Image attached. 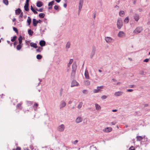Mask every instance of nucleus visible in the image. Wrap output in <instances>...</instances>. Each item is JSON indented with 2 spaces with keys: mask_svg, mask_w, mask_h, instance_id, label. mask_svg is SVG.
<instances>
[{
  "mask_svg": "<svg viewBox=\"0 0 150 150\" xmlns=\"http://www.w3.org/2000/svg\"><path fill=\"white\" fill-rule=\"evenodd\" d=\"M21 105V103H19L17 105V107H18V108L21 109L22 108Z\"/></svg>",
  "mask_w": 150,
  "mask_h": 150,
  "instance_id": "41",
  "label": "nucleus"
},
{
  "mask_svg": "<svg viewBox=\"0 0 150 150\" xmlns=\"http://www.w3.org/2000/svg\"><path fill=\"white\" fill-rule=\"evenodd\" d=\"M84 84L87 86L89 85L90 84V82L88 80H85L84 81Z\"/></svg>",
  "mask_w": 150,
  "mask_h": 150,
  "instance_id": "29",
  "label": "nucleus"
},
{
  "mask_svg": "<svg viewBox=\"0 0 150 150\" xmlns=\"http://www.w3.org/2000/svg\"><path fill=\"white\" fill-rule=\"evenodd\" d=\"M64 129V125H61L58 127V130L60 132L63 131Z\"/></svg>",
  "mask_w": 150,
  "mask_h": 150,
  "instance_id": "13",
  "label": "nucleus"
},
{
  "mask_svg": "<svg viewBox=\"0 0 150 150\" xmlns=\"http://www.w3.org/2000/svg\"><path fill=\"white\" fill-rule=\"evenodd\" d=\"M38 103H35L34 105V107H38Z\"/></svg>",
  "mask_w": 150,
  "mask_h": 150,
  "instance_id": "56",
  "label": "nucleus"
},
{
  "mask_svg": "<svg viewBox=\"0 0 150 150\" xmlns=\"http://www.w3.org/2000/svg\"><path fill=\"white\" fill-rule=\"evenodd\" d=\"M17 43V42H15L14 43H13V45L14 46H15L16 45Z\"/></svg>",
  "mask_w": 150,
  "mask_h": 150,
  "instance_id": "63",
  "label": "nucleus"
},
{
  "mask_svg": "<svg viewBox=\"0 0 150 150\" xmlns=\"http://www.w3.org/2000/svg\"><path fill=\"white\" fill-rule=\"evenodd\" d=\"M123 93L122 92L119 91L115 92L114 95L116 96H119L122 95Z\"/></svg>",
  "mask_w": 150,
  "mask_h": 150,
  "instance_id": "14",
  "label": "nucleus"
},
{
  "mask_svg": "<svg viewBox=\"0 0 150 150\" xmlns=\"http://www.w3.org/2000/svg\"><path fill=\"white\" fill-rule=\"evenodd\" d=\"M82 92L84 94H87L88 93V91H87V90H83V91H82Z\"/></svg>",
  "mask_w": 150,
  "mask_h": 150,
  "instance_id": "43",
  "label": "nucleus"
},
{
  "mask_svg": "<svg viewBox=\"0 0 150 150\" xmlns=\"http://www.w3.org/2000/svg\"><path fill=\"white\" fill-rule=\"evenodd\" d=\"M16 20V19L15 18H13L12 20V21L13 22H14Z\"/></svg>",
  "mask_w": 150,
  "mask_h": 150,
  "instance_id": "64",
  "label": "nucleus"
},
{
  "mask_svg": "<svg viewBox=\"0 0 150 150\" xmlns=\"http://www.w3.org/2000/svg\"><path fill=\"white\" fill-rule=\"evenodd\" d=\"M19 44H20L21 45H23V44L22 43V41H18Z\"/></svg>",
  "mask_w": 150,
  "mask_h": 150,
  "instance_id": "53",
  "label": "nucleus"
},
{
  "mask_svg": "<svg viewBox=\"0 0 150 150\" xmlns=\"http://www.w3.org/2000/svg\"><path fill=\"white\" fill-rule=\"evenodd\" d=\"M84 76H85V78L87 79H89V76L87 70H86L85 71V72L84 74Z\"/></svg>",
  "mask_w": 150,
  "mask_h": 150,
  "instance_id": "16",
  "label": "nucleus"
},
{
  "mask_svg": "<svg viewBox=\"0 0 150 150\" xmlns=\"http://www.w3.org/2000/svg\"><path fill=\"white\" fill-rule=\"evenodd\" d=\"M16 150H21V148L19 147H17L16 149Z\"/></svg>",
  "mask_w": 150,
  "mask_h": 150,
  "instance_id": "58",
  "label": "nucleus"
},
{
  "mask_svg": "<svg viewBox=\"0 0 150 150\" xmlns=\"http://www.w3.org/2000/svg\"><path fill=\"white\" fill-rule=\"evenodd\" d=\"M79 83L75 80H73L71 83V87H73L75 86H77L79 85Z\"/></svg>",
  "mask_w": 150,
  "mask_h": 150,
  "instance_id": "10",
  "label": "nucleus"
},
{
  "mask_svg": "<svg viewBox=\"0 0 150 150\" xmlns=\"http://www.w3.org/2000/svg\"><path fill=\"white\" fill-rule=\"evenodd\" d=\"M112 39L110 37H105V41L108 43H110L112 42Z\"/></svg>",
  "mask_w": 150,
  "mask_h": 150,
  "instance_id": "11",
  "label": "nucleus"
},
{
  "mask_svg": "<svg viewBox=\"0 0 150 150\" xmlns=\"http://www.w3.org/2000/svg\"><path fill=\"white\" fill-rule=\"evenodd\" d=\"M30 46L31 47H33L35 48H36L38 47L36 43L32 42L30 43Z\"/></svg>",
  "mask_w": 150,
  "mask_h": 150,
  "instance_id": "19",
  "label": "nucleus"
},
{
  "mask_svg": "<svg viewBox=\"0 0 150 150\" xmlns=\"http://www.w3.org/2000/svg\"><path fill=\"white\" fill-rule=\"evenodd\" d=\"M145 136L144 137H142L141 136H137V141H140L143 139V138H144Z\"/></svg>",
  "mask_w": 150,
  "mask_h": 150,
  "instance_id": "20",
  "label": "nucleus"
},
{
  "mask_svg": "<svg viewBox=\"0 0 150 150\" xmlns=\"http://www.w3.org/2000/svg\"><path fill=\"white\" fill-rule=\"evenodd\" d=\"M28 6L29 3H28V1H27V2H26V3L24 6V9L26 11H29V9Z\"/></svg>",
  "mask_w": 150,
  "mask_h": 150,
  "instance_id": "12",
  "label": "nucleus"
},
{
  "mask_svg": "<svg viewBox=\"0 0 150 150\" xmlns=\"http://www.w3.org/2000/svg\"><path fill=\"white\" fill-rule=\"evenodd\" d=\"M125 34L122 31H120L117 34V36L119 37L123 38L125 37Z\"/></svg>",
  "mask_w": 150,
  "mask_h": 150,
  "instance_id": "7",
  "label": "nucleus"
},
{
  "mask_svg": "<svg viewBox=\"0 0 150 150\" xmlns=\"http://www.w3.org/2000/svg\"><path fill=\"white\" fill-rule=\"evenodd\" d=\"M62 88L60 89V96H61L62 94Z\"/></svg>",
  "mask_w": 150,
  "mask_h": 150,
  "instance_id": "50",
  "label": "nucleus"
},
{
  "mask_svg": "<svg viewBox=\"0 0 150 150\" xmlns=\"http://www.w3.org/2000/svg\"><path fill=\"white\" fill-rule=\"evenodd\" d=\"M108 97V96H103L101 97V98L102 99H105L107 98Z\"/></svg>",
  "mask_w": 150,
  "mask_h": 150,
  "instance_id": "42",
  "label": "nucleus"
},
{
  "mask_svg": "<svg viewBox=\"0 0 150 150\" xmlns=\"http://www.w3.org/2000/svg\"><path fill=\"white\" fill-rule=\"evenodd\" d=\"M129 21V17L128 16H127L124 19V21L125 23H127Z\"/></svg>",
  "mask_w": 150,
  "mask_h": 150,
  "instance_id": "32",
  "label": "nucleus"
},
{
  "mask_svg": "<svg viewBox=\"0 0 150 150\" xmlns=\"http://www.w3.org/2000/svg\"><path fill=\"white\" fill-rule=\"evenodd\" d=\"M114 8H116L117 10H118L119 8V6L117 5H116L115 6Z\"/></svg>",
  "mask_w": 150,
  "mask_h": 150,
  "instance_id": "52",
  "label": "nucleus"
},
{
  "mask_svg": "<svg viewBox=\"0 0 150 150\" xmlns=\"http://www.w3.org/2000/svg\"><path fill=\"white\" fill-rule=\"evenodd\" d=\"M112 111L113 112H115L117 111V110H116V109H114V110H112Z\"/></svg>",
  "mask_w": 150,
  "mask_h": 150,
  "instance_id": "61",
  "label": "nucleus"
},
{
  "mask_svg": "<svg viewBox=\"0 0 150 150\" xmlns=\"http://www.w3.org/2000/svg\"><path fill=\"white\" fill-rule=\"evenodd\" d=\"M100 90V89H99V88H97V89H94L93 90V93H98V92H99V91Z\"/></svg>",
  "mask_w": 150,
  "mask_h": 150,
  "instance_id": "33",
  "label": "nucleus"
},
{
  "mask_svg": "<svg viewBox=\"0 0 150 150\" xmlns=\"http://www.w3.org/2000/svg\"><path fill=\"white\" fill-rule=\"evenodd\" d=\"M73 60L72 59H70L69 63V64H71L73 62Z\"/></svg>",
  "mask_w": 150,
  "mask_h": 150,
  "instance_id": "49",
  "label": "nucleus"
},
{
  "mask_svg": "<svg viewBox=\"0 0 150 150\" xmlns=\"http://www.w3.org/2000/svg\"><path fill=\"white\" fill-rule=\"evenodd\" d=\"M83 0H80L78 7V13H79L82 8L83 4Z\"/></svg>",
  "mask_w": 150,
  "mask_h": 150,
  "instance_id": "5",
  "label": "nucleus"
},
{
  "mask_svg": "<svg viewBox=\"0 0 150 150\" xmlns=\"http://www.w3.org/2000/svg\"><path fill=\"white\" fill-rule=\"evenodd\" d=\"M45 15V14L43 13H40L39 14V16L40 18H43L44 17Z\"/></svg>",
  "mask_w": 150,
  "mask_h": 150,
  "instance_id": "34",
  "label": "nucleus"
},
{
  "mask_svg": "<svg viewBox=\"0 0 150 150\" xmlns=\"http://www.w3.org/2000/svg\"><path fill=\"white\" fill-rule=\"evenodd\" d=\"M45 41L43 40H41L39 42V44L41 47L45 46Z\"/></svg>",
  "mask_w": 150,
  "mask_h": 150,
  "instance_id": "17",
  "label": "nucleus"
},
{
  "mask_svg": "<svg viewBox=\"0 0 150 150\" xmlns=\"http://www.w3.org/2000/svg\"><path fill=\"white\" fill-rule=\"evenodd\" d=\"M95 105L96 109L98 110H100L101 109L100 106L99 105L96 103L95 104Z\"/></svg>",
  "mask_w": 150,
  "mask_h": 150,
  "instance_id": "24",
  "label": "nucleus"
},
{
  "mask_svg": "<svg viewBox=\"0 0 150 150\" xmlns=\"http://www.w3.org/2000/svg\"><path fill=\"white\" fill-rule=\"evenodd\" d=\"M149 61V59H145L144 60V62H148Z\"/></svg>",
  "mask_w": 150,
  "mask_h": 150,
  "instance_id": "51",
  "label": "nucleus"
},
{
  "mask_svg": "<svg viewBox=\"0 0 150 150\" xmlns=\"http://www.w3.org/2000/svg\"><path fill=\"white\" fill-rule=\"evenodd\" d=\"M43 9L42 8H40L38 10V11L42 12L43 11Z\"/></svg>",
  "mask_w": 150,
  "mask_h": 150,
  "instance_id": "54",
  "label": "nucleus"
},
{
  "mask_svg": "<svg viewBox=\"0 0 150 150\" xmlns=\"http://www.w3.org/2000/svg\"><path fill=\"white\" fill-rule=\"evenodd\" d=\"M54 1L50 2L48 4V6H52L54 4Z\"/></svg>",
  "mask_w": 150,
  "mask_h": 150,
  "instance_id": "36",
  "label": "nucleus"
},
{
  "mask_svg": "<svg viewBox=\"0 0 150 150\" xmlns=\"http://www.w3.org/2000/svg\"><path fill=\"white\" fill-rule=\"evenodd\" d=\"M3 3L6 5L8 4V0H3Z\"/></svg>",
  "mask_w": 150,
  "mask_h": 150,
  "instance_id": "38",
  "label": "nucleus"
},
{
  "mask_svg": "<svg viewBox=\"0 0 150 150\" xmlns=\"http://www.w3.org/2000/svg\"><path fill=\"white\" fill-rule=\"evenodd\" d=\"M70 43L69 42H68L66 44V49L67 50L69 48L70 46Z\"/></svg>",
  "mask_w": 150,
  "mask_h": 150,
  "instance_id": "25",
  "label": "nucleus"
},
{
  "mask_svg": "<svg viewBox=\"0 0 150 150\" xmlns=\"http://www.w3.org/2000/svg\"><path fill=\"white\" fill-rule=\"evenodd\" d=\"M43 49V48L41 47H38V48L36 50V51L37 52H40L41 50H42Z\"/></svg>",
  "mask_w": 150,
  "mask_h": 150,
  "instance_id": "30",
  "label": "nucleus"
},
{
  "mask_svg": "<svg viewBox=\"0 0 150 150\" xmlns=\"http://www.w3.org/2000/svg\"><path fill=\"white\" fill-rule=\"evenodd\" d=\"M21 11V9L19 8H18L16 10V13L17 15H18L20 13Z\"/></svg>",
  "mask_w": 150,
  "mask_h": 150,
  "instance_id": "22",
  "label": "nucleus"
},
{
  "mask_svg": "<svg viewBox=\"0 0 150 150\" xmlns=\"http://www.w3.org/2000/svg\"><path fill=\"white\" fill-rule=\"evenodd\" d=\"M23 16V13L22 12H21L20 13V14L19 16V17L20 18H22Z\"/></svg>",
  "mask_w": 150,
  "mask_h": 150,
  "instance_id": "45",
  "label": "nucleus"
},
{
  "mask_svg": "<svg viewBox=\"0 0 150 150\" xmlns=\"http://www.w3.org/2000/svg\"><path fill=\"white\" fill-rule=\"evenodd\" d=\"M119 15L121 17H123L125 15V12L123 11H120L119 13Z\"/></svg>",
  "mask_w": 150,
  "mask_h": 150,
  "instance_id": "21",
  "label": "nucleus"
},
{
  "mask_svg": "<svg viewBox=\"0 0 150 150\" xmlns=\"http://www.w3.org/2000/svg\"><path fill=\"white\" fill-rule=\"evenodd\" d=\"M96 12L94 13L93 15V18L95 19L96 16Z\"/></svg>",
  "mask_w": 150,
  "mask_h": 150,
  "instance_id": "57",
  "label": "nucleus"
},
{
  "mask_svg": "<svg viewBox=\"0 0 150 150\" xmlns=\"http://www.w3.org/2000/svg\"><path fill=\"white\" fill-rule=\"evenodd\" d=\"M123 25L122 19L121 18H118L117 22V25L118 29H120Z\"/></svg>",
  "mask_w": 150,
  "mask_h": 150,
  "instance_id": "2",
  "label": "nucleus"
},
{
  "mask_svg": "<svg viewBox=\"0 0 150 150\" xmlns=\"http://www.w3.org/2000/svg\"><path fill=\"white\" fill-rule=\"evenodd\" d=\"M73 102V101L72 100V99H71L68 102L69 104H71Z\"/></svg>",
  "mask_w": 150,
  "mask_h": 150,
  "instance_id": "55",
  "label": "nucleus"
},
{
  "mask_svg": "<svg viewBox=\"0 0 150 150\" xmlns=\"http://www.w3.org/2000/svg\"><path fill=\"white\" fill-rule=\"evenodd\" d=\"M96 52V49L95 47L92 48L91 52L90 54V58L92 59L93 58V56L95 54Z\"/></svg>",
  "mask_w": 150,
  "mask_h": 150,
  "instance_id": "6",
  "label": "nucleus"
},
{
  "mask_svg": "<svg viewBox=\"0 0 150 150\" xmlns=\"http://www.w3.org/2000/svg\"><path fill=\"white\" fill-rule=\"evenodd\" d=\"M103 88V86H97V88H99V89H102Z\"/></svg>",
  "mask_w": 150,
  "mask_h": 150,
  "instance_id": "48",
  "label": "nucleus"
},
{
  "mask_svg": "<svg viewBox=\"0 0 150 150\" xmlns=\"http://www.w3.org/2000/svg\"><path fill=\"white\" fill-rule=\"evenodd\" d=\"M17 38V37L16 36H14L13 37V38L11 39V41L12 42H14L15 40L16 39V38Z\"/></svg>",
  "mask_w": 150,
  "mask_h": 150,
  "instance_id": "40",
  "label": "nucleus"
},
{
  "mask_svg": "<svg viewBox=\"0 0 150 150\" xmlns=\"http://www.w3.org/2000/svg\"><path fill=\"white\" fill-rule=\"evenodd\" d=\"M42 22V21L40 20H37L33 18V25L34 26H36L37 24L38 23H41Z\"/></svg>",
  "mask_w": 150,
  "mask_h": 150,
  "instance_id": "4",
  "label": "nucleus"
},
{
  "mask_svg": "<svg viewBox=\"0 0 150 150\" xmlns=\"http://www.w3.org/2000/svg\"><path fill=\"white\" fill-rule=\"evenodd\" d=\"M64 6V7H65V8H66L67 7V4H66L65 3V4H64V5H63Z\"/></svg>",
  "mask_w": 150,
  "mask_h": 150,
  "instance_id": "60",
  "label": "nucleus"
},
{
  "mask_svg": "<svg viewBox=\"0 0 150 150\" xmlns=\"http://www.w3.org/2000/svg\"><path fill=\"white\" fill-rule=\"evenodd\" d=\"M36 58L37 59H40L42 58V56L40 54H38L37 55Z\"/></svg>",
  "mask_w": 150,
  "mask_h": 150,
  "instance_id": "39",
  "label": "nucleus"
},
{
  "mask_svg": "<svg viewBox=\"0 0 150 150\" xmlns=\"http://www.w3.org/2000/svg\"><path fill=\"white\" fill-rule=\"evenodd\" d=\"M31 9L35 14H37L38 13V12L33 8L32 6H31Z\"/></svg>",
  "mask_w": 150,
  "mask_h": 150,
  "instance_id": "31",
  "label": "nucleus"
},
{
  "mask_svg": "<svg viewBox=\"0 0 150 150\" xmlns=\"http://www.w3.org/2000/svg\"><path fill=\"white\" fill-rule=\"evenodd\" d=\"M66 105V103L64 102V101L62 100L60 102V104L59 105V108L60 109H61L65 107Z\"/></svg>",
  "mask_w": 150,
  "mask_h": 150,
  "instance_id": "9",
  "label": "nucleus"
},
{
  "mask_svg": "<svg viewBox=\"0 0 150 150\" xmlns=\"http://www.w3.org/2000/svg\"><path fill=\"white\" fill-rule=\"evenodd\" d=\"M22 45L18 44L16 46V49L17 50H20L22 48Z\"/></svg>",
  "mask_w": 150,
  "mask_h": 150,
  "instance_id": "27",
  "label": "nucleus"
},
{
  "mask_svg": "<svg viewBox=\"0 0 150 150\" xmlns=\"http://www.w3.org/2000/svg\"><path fill=\"white\" fill-rule=\"evenodd\" d=\"M13 30L14 31H15L16 33H18V30L16 28L14 27H13Z\"/></svg>",
  "mask_w": 150,
  "mask_h": 150,
  "instance_id": "44",
  "label": "nucleus"
},
{
  "mask_svg": "<svg viewBox=\"0 0 150 150\" xmlns=\"http://www.w3.org/2000/svg\"><path fill=\"white\" fill-rule=\"evenodd\" d=\"M54 8L56 10H57L58 9V7L57 5H55L54 7Z\"/></svg>",
  "mask_w": 150,
  "mask_h": 150,
  "instance_id": "46",
  "label": "nucleus"
},
{
  "mask_svg": "<svg viewBox=\"0 0 150 150\" xmlns=\"http://www.w3.org/2000/svg\"><path fill=\"white\" fill-rule=\"evenodd\" d=\"M112 130L111 127H107L103 129V131L105 132H109L111 131Z\"/></svg>",
  "mask_w": 150,
  "mask_h": 150,
  "instance_id": "8",
  "label": "nucleus"
},
{
  "mask_svg": "<svg viewBox=\"0 0 150 150\" xmlns=\"http://www.w3.org/2000/svg\"><path fill=\"white\" fill-rule=\"evenodd\" d=\"M43 5V3L41 1H38L37 2L36 6L38 7H40Z\"/></svg>",
  "mask_w": 150,
  "mask_h": 150,
  "instance_id": "18",
  "label": "nucleus"
},
{
  "mask_svg": "<svg viewBox=\"0 0 150 150\" xmlns=\"http://www.w3.org/2000/svg\"><path fill=\"white\" fill-rule=\"evenodd\" d=\"M18 41L22 40V37L21 35H20L19 38H18Z\"/></svg>",
  "mask_w": 150,
  "mask_h": 150,
  "instance_id": "47",
  "label": "nucleus"
},
{
  "mask_svg": "<svg viewBox=\"0 0 150 150\" xmlns=\"http://www.w3.org/2000/svg\"><path fill=\"white\" fill-rule=\"evenodd\" d=\"M133 0V3L134 4H135L136 1L137 0Z\"/></svg>",
  "mask_w": 150,
  "mask_h": 150,
  "instance_id": "62",
  "label": "nucleus"
},
{
  "mask_svg": "<svg viewBox=\"0 0 150 150\" xmlns=\"http://www.w3.org/2000/svg\"><path fill=\"white\" fill-rule=\"evenodd\" d=\"M143 30V28L142 27H139L136 28L134 30L133 33L135 34H138L140 33Z\"/></svg>",
  "mask_w": 150,
  "mask_h": 150,
  "instance_id": "3",
  "label": "nucleus"
},
{
  "mask_svg": "<svg viewBox=\"0 0 150 150\" xmlns=\"http://www.w3.org/2000/svg\"><path fill=\"white\" fill-rule=\"evenodd\" d=\"M72 100L73 102L74 103V105L75 106L77 103L78 102V101L76 99L73 98L72 99Z\"/></svg>",
  "mask_w": 150,
  "mask_h": 150,
  "instance_id": "35",
  "label": "nucleus"
},
{
  "mask_svg": "<svg viewBox=\"0 0 150 150\" xmlns=\"http://www.w3.org/2000/svg\"><path fill=\"white\" fill-rule=\"evenodd\" d=\"M133 17L134 19L136 21H137L139 18V15L137 14H135L134 16Z\"/></svg>",
  "mask_w": 150,
  "mask_h": 150,
  "instance_id": "15",
  "label": "nucleus"
},
{
  "mask_svg": "<svg viewBox=\"0 0 150 150\" xmlns=\"http://www.w3.org/2000/svg\"><path fill=\"white\" fill-rule=\"evenodd\" d=\"M33 32L31 29H29L28 30V34L30 36H32L33 35Z\"/></svg>",
  "mask_w": 150,
  "mask_h": 150,
  "instance_id": "28",
  "label": "nucleus"
},
{
  "mask_svg": "<svg viewBox=\"0 0 150 150\" xmlns=\"http://www.w3.org/2000/svg\"><path fill=\"white\" fill-rule=\"evenodd\" d=\"M31 22V18L30 17H28V19L27 20V22L28 23V25H29Z\"/></svg>",
  "mask_w": 150,
  "mask_h": 150,
  "instance_id": "23",
  "label": "nucleus"
},
{
  "mask_svg": "<svg viewBox=\"0 0 150 150\" xmlns=\"http://www.w3.org/2000/svg\"><path fill=\"white\" fill-rule=\"evenodd\" d=\"M82 105L83 103L82 102H80L78 106V108L79 109H80L82 107Z\"/></svg>",
  "mask_w": 150,
  "mask_h": 150,
  "instance_id": "37",
  "label": "nucleus"
},
{
  "mask_svg": "<svg viewBox=\"0 0 150 150\" xmlns=\"http://www.w3.org/2000/svg\"><path fill=\"white\" fill-rule=\"evenodd\" d=\"M77 66L75 64L73 63L72 65V70L71 73V78L74 79L75 76Z\"/></svg>",
  "mask_w": 150,
  "mask_h": 150,
  "instance_id": "1",
  "label": "nucleus"
},
{
  "mask_svg": "<svg viewBox=\"0 0 150 150\" xmlns=\"http://www.w3.org/2000/svg\"><path fill=\"white\" fill-rule=\"evenodd\" d=\"M83 121V119L81 117H78L76 119V122H81Z\"/></svg>",
  "mask_w": 150,
  "mask_h": 150,
  "instance_id": "26",
  "label": "nucleus"
},
{
  "mask_svg": "<svg viewBox=\"0 0 150 150\" xmlns=\"http://www.w3.org/2000/svg\"><path fill=\"white\" fill-rule=\"evenodd\" d=\"M78 142V141L77 140H76L74 142V144H76Z\"/></svg>",
  "mask_w": 150,
  "mask_h": 150,
  "instance_id": "59",
  "label": "nucleus"
}]
</instances>
